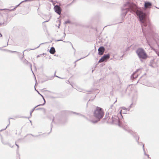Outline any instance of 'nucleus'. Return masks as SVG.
<instances>
[{"label":"nucleus","mask_w":159,"mask_h":159,"mask_svg":"<svg viewBox=\"0 0 159 159\" xmlns=\"http://www.w3.org/2000/svg\"><path fill=\"white\" fill-rule=\"evenodd\" d=\"M136 15L138 19L141 23V26L143 35L145 37L147 42L149 39L153 36L154 32L152 30V25L149 21L144 22L143 19L144 14L141 10H138L136 12Z\"/></svg>","instance_id":"nucleus-1"},{"label":"nucleus","mask_w":159,"mask_h":159,"mask_svg":"<svg viewBox=\"0 0 159 159\" xmlns=\"http://www.w3.org/2000/svg\"><path fill=\"white\" fill-rule=\"evenodd\" d=\"M104 115V112L103 109L97 107L93 112V116L96 119L90 120L89 121L93 124H96L103 118Z\"/></svg>","instance_id":"nucleus-2"},{"label":"nucleus","mask_w":159,"mask_h":159,"mask_svg":"<svg viewBox=\"0 0 159 159\" xmlns=\"http://www.w3.org/2000/svg\"><path fill=\"white\" fill-rule=\"evenodd\" d=\"M122 110H120V113L117 116H113L111 118L112 121L111 124H115L118 125L119 126L123 127L122 120L123 119V116L121 114Z\"/></svg>","instance_id":"nucleus-3"},{"label":"nucleus","mask_w":159,"mask_h":159,"mask_svg":"<svg viewBox=\"0 0 159 159\" xmlns=\"http://www.w3.org/2000/svg\"><path fill=\"white\" fill-rule=\"evenodd\" d=\"M136 53L142 62H143L144 60L149 57L147 53L143 48H137L136 51Z\"/></svg>","instance_id":"nucleus-4"},{"label":"nucleus","mask_w":159,"mask_h":159,"mask_svg":"<svg viewBox=\"0 0 159 159\" xmlns=\"http://www.w3.org/2000/svg\"><path fill=\"white\" fill-rule=\"evenodd\" d=\"M26 50H25L23 52V54H22L20 52H18L16 51H14L11 50V53H16L19 57L20 58V59L21 61H22L23 63L26 65H29L30 67L31 70L33 73V74L34 75V73L33 72L32 70V64L31 63L29 62L28 61H27L26 59H23V58L24 57V52L26 51Z\"/></svg>","instance_id":"nucleus-5"},{"label":"nucleus","mask_w":159,"mask_h":159,"mask_svg":"<svg viewBox=\"0 0 159 159\" xmlns=\"http://www.w3.org/2000/svg\"><path fill=\"white\" fill-rule=\"evenodd\" d=\"M128 7L130 8L129 2V1L127 2L124 5V7L121 8V17L122 20H124L125 16L129 10V8L126 7L125 8V7Z\"/></svg>","instance_id":"nucleus-6"},{"label":"nucleus","mask_w":159,"mask_h":159,"mask_svg":"<svg viewBox=\"0 0 159 159\" xmlns=\"http://www.w3.org/2000/svg\"><path fill=\"white\" fill-rule=\"evenodd\" d=\"M123 129L129 133L130 134L132 135L134 138L135 139L136 142L138 143V144L139 145H143V143L142 142H139V137L138 135L136 133L133 132L131 130L129 129H127L124 127H123Z\"/></svg>","instance_id":"nucleus-7"},{"label":"nucleus","mask_w":159,"mask_h":159,"mask_svg":"<svg viewBox=\"0 0 159 159\" xmlns=\"http://www.w3.org/2000/svg\"><path fill=\"white\" fill-rule=\"evenodd\" d=\"M61 6H62L61 4H59V5H56L54 6V10L56 13L59 15H60L61 14L62 8Z\"/></svg>","instance_id":"nucleus-8"},{"label":"nucleus","mask_w":159,"mask_h":159,"mask_svg":"<svg viewBox=\"0 0 159 159\" xmlns=\"http://www.w3.org/2000/svg\"><path fill=\"white\" fill-rule=\"evenodd\" d=\"M110 54L108 53L107 54L104 55L99 60L98 62L100 63L103 61H106L110 58Z\"/></svg>","instance_id":"nucleus-9"},{"label":"nucleus","mask_w":159,"mask_h":159,"mask_svg":"<svg viewBox=\"0 0 159 159\" xmlns=\"http://www.w3.org/2000/svg\"><path fill=\"white\" fill-rule=\"evenodd\" d=\"M105 50V48L103 46H100L98 49V54L99 55H102L104 51Z\"/></svg>","instance_id":"nucleus-10"},{"label":"nucleus","mask_w":159,"mask_h":159,"mask_svg":"<svg viewBox=\"0 0 159 159\" xmlns=\"http://www.w3.org/2000/svg\"><path fill=\"white\" fill-rule=\"evenodd\" d=\"M144 6L145 8H151L152 6V4L149 1H145Z\"/></svg>","instance_id":"nucleus-11"},{"label":"nucleus","mask_w":159,"mask_h":159,"mask_svg":"<svg viewBox=\"0 0 159 159\" xmlns=\"http://www.w3.org/2000/svg\"><path fill=\"white\" fill-rule=\"evenodd\" d=\"M49 52L51 54H54L56 52L55 49L54 47H51L49 50Z\"/></svg>","instance_id":"nucleus-12"},{"label":"nucleus","mask_w":159,"mask_h":159,"mask_svg":"<svg viewBox=\"0 0 159 159\" xmlns=\"http://www.w3.org/2000/svg\"><path fill=\"white\" fill-rule=\"evenodd\" d=\"M154 63V59L150 60L149 66L152 68H154V67L153 65Z\"/></svg>","instance_id":"nucleus-13"},{"label":"nucleus","mask_w":159,"mask_h":159,"mask_svg":"<svg viewBox=\"0 0 159 159\" xmlns=\"http://www.w3.org/2000/svg\"><path fill=\"white\" fill-rule=\"evenodd\" d=\"M36 108V107H34L30 111V117H24L25 118H28L29 119L30 117L32 116V114L33 112L34 111V110H35V109Z\"/></svg>","instance_id":"nucleus-14"},{"label":"nucleus","mask_w":159,"mask_h":159,"mask_svg":"<svg viewBox=\"0 0 159 159\" xmlns=\"http://www.w3.org/2000/svg\"><path fill=\"white\" fill-rule=\"evenodd\" d=\"M2 142L3 144L4 145H8L9 146H10V145L8 142L2 140Z\"/></svg>","instance_id":"nucleus-15"},{"label":"nucleus","mask_w":159,"mask_h":159,"mask_svg":"<svg viewBox=\"0 0 159 159\" xmlns=\"http://www.w3.org/2000/svg\"><path fill=\"white\" fill-rule=\"evenodd\" d=\"M8 120L9 121V124L7 125L6 127L4 129H1V130H0V131H2L3 130H5L9 126V125L10 124V118H8Z\"/></svg>","instance_id":"nucleus-16"},{"label":"nucleus","mask_w":159,"mask_h":159,"mask_svg":"<svg viewBox=\"0 0 159 159\" xmlns=\"http://www.w3.org/2000/svg\"><path fill=\"white\" fill-rule=\"evenodd\" d=\"M54 117L53 116V119H52V122H53L54 121ZM51 130H50V132H49L48 134H49L52 131V123H51Z\"/></svg>","instance_id":"nucleus-17"},{"label":"nucleus","mask_w":159,"mask_h":159,"mask_svg":"<svg viewBox=\"0 0 159 159\" xmlns=\"http://www.w3.org/2000/svg\"><path fill=\"white\" fill-rule=\"evenodd\" d=\"M73 113L74 114H76V115H78L80 116H82L83 117H84V118H86V117L84 115H82L81 114H80V113H76V112H73Z\"/></svg>","instance_id":"nucleus-18"},{"label":"nucleus","mask_w":159,"mask_h":159,"mask_svg":"<svg viewBox=\"0 0 159 159\" xmlns=\"http://www.w3.org/2000/svg\"><path fill=\"white\" fill-rule=\"evenodd\" d=\"M45 103H46V102L45 101V102H44L43 104H39V105H37V106H36L35 107H36V108L37 107H38L39 106H43L45 104Z\"/></svg>","instance_id":"nucleus-19"},{"label":"nucleus","mask_w":159,"mask_h":159,"mask_svg":"<svg viewBox=\"0 0 159 159\" xmlns=\"http://www.w3.org/2000/svg\"><path fill=\"white\" fill-rule=\"evenodd\" d=\"M109 113H108V114L107 112L106 113V114L105 115V117L103 119V120H105L108 117H109Z\"/></svg>","instance_id":"nucleus-20"},{"label":"nucleus","mask_w":159,"mask_h":159,"mask_svg":"<svg viewBox=\"0 0 159 159\" xmlns=\"http://www.w3.org/2000/svg\"><path fill=\"white\" fill-rule=\"evenodd\" d=\"M70 23H71V22L69 20H67L66 21H65V22H64V24H70Z\"/></svg>","instance_id":"nucleus-21"},{"label":"nucleus","mask_w":159,"mask_h":159,"mask_svg":"<svg viewBox=\"0 0 159 159\" xmlns=\"http://www.w3.org/2000/svg\"><path fill=\"white\" fill-rule=\"evenodd\" d=\"M41 109L43 110L44 111H45V109L44 108H37L36 109H35V110H41Z\"/></svg>","instance_id":"nucleus-22"},{"label":"nucleus","mask_w":159,"mask_h":159,"mask_svg":"<svg viewBox=\"0 0 159 159\" xmlns=\"http://www.w3.org/2000/svg\"><path fill=\"white\" fill-rule=\"evenodd\" d=\"M85 57H82V58H80V59H78V60H76V61H75L74 62V64H75V66H76V62H77L78 61H79V60H80V59H83V58H84Z\"/></svg>","instance_id":"nucleus-23"},{"label":"nucleus","mask_w":159,"mask_h":159,"mask_svg":"<svg viewBox=\"0 0 159 159\" xmlns=\"http://www.w3.org/2000/svg\"><path fill=\"white\" fill-rule=\"evenodd\" d=\"M35 90L36 91L37 93H38L42 97H43V95H42L39 92V91L37 90H36V89L35 88Z\"/></svg>","instance_id":"nucleus-24"},{"label":"nucleus","mask_w":159,"mask_h":159,"mask_svg":"<svg viewBox=\"0 0 159 159\" xmlns=\"http://www.w3.org/2000/svg\"><path fill=\"white\" fill-rule=\"evenodd\" d=\"M7 24V23L5 22H4L3 23H0V25H6Z\"/></svg>","instance_id":"nucleus-25"},{"label":"nucleus","mask_w":159,"mask_h":159,"mask_svg":"<svg viewBox=\"0 0 159 159\" xmlns=\"http://www.w3.org/2000/svg\"><path fill=\"white\" fill-rule=\"evenodd\" d=\"M30 134L32 136L34 137H38V136L41 135V134H39V135H33V134Z\"/></svg>","instance_id":"nucleus-26"},{"label":"nucleus","mask_w":159,"mask_h":159,"mask_svg":"<svg viewBox=\"0 0 159 159\" xmlns=\"http://www.w3.org/2000/svg\"><path fill=\"white\" fill-rule=\"evenodd\" d=\"M133 103H132L129 106V108H128V111H129V109L131 108L132 107V106L133 105Z\"/></svg>","instance_id":"nucleus-27"},{"label":"nucleus","mask_w":159,"mask_h":159,"mask_svg":"<svg viewBox=\"0 0 159 159\" xmlns=\"http://www.w3.org/2000/svg\"><path fill=\"white\" fill-rule=\"evenodd\" d=\"M2 50L3 51H7L8 52H10V50H9L6 49H2Z\"/></svg>","instance_id":"nucleus-28"},{"label":"nucleus","mask_w":159,"mask_h":159,"mask_svg":"<svg viewBox=\"0 0 159 159\" xmlns=\"http://www.w3.org/2000/svg\"><path fill=\"white\" fill-rule=\"evenodd\" d=\"M44 43H41L40 44H39V45L38 47H37V48H38L41 45V44H44ZM35 49V48H34V49H31V50H34V49Z\"/></svg>","instance_id":"nucleus-29"},{"label":"nucleus","mask_w":159,"mask_h":159,"mask_svg":"<svg viewBox=\"0 0 159 159\" xmlns=\"http://www.w3.org/2000/svg\"><path fill=\"white\" fill-rule=\"evenodd\" d=\"M144 144H143V151L144 152H145V151L144 148Z\"/></svg>","instance_id":"nucleus-30"},{"label":"nucleus","mask_w":159,"mask_h":159,"mask_svg":"<svg viewBox=\"0 0 159 159\" xmlns=\"http://www.w3.org/2000/svg\"><path fill=\"white\" fill-rule=\"evenodd\" d=\"M144 144H143V151L144 152H145V151L144 148Z\"/></svg>","instance_id":"nucleus-31"},{"label":"nucleus","mask_w":159,"mask_h":159,"mask_svg":"<svg viewBox=\"0 0 159 159\" xmlns=\"http://www.w3.org/2000/svg\"><path fill=\"white\" fill-rule=\"evenodd\" d=\"M124 54H123L120 57V59L121 60H122V58L123 57Z\"/></svg>","instance_id":"nucleus-32"},{"label":"nucleus","mask_w":159,"mask_h":159,"mask_svg":"<svg viewBox=\"0 0 159 159\" xmlns=\"http://www.w3.org/2000/svg\"><path fill=\"white\" fill-rule=\"evenodd\" d=\"M61 41H62V39H59L58 40H56V42H58Z\"/></svg>","instance_id":"nucleus-33"},{"label":"nucleus","mask_w":159,"mask_h":159,"mask_svg":"<svg viewBox=\"0 0 159 159\" xmlns=\"http://www.w3.org/2000/svg\"><path fill=\"white\" fill-rule=\"evenodd\" d=\"M122 110H126V108L125 107H122Z\"/></svg>","instance_id":"nucleus-34"},{"label":"nucleus","mask_w":159,"mask_h":159,"mask_svg":"<svg viewBox=\"0 0 159 159\" xmlns=\"http://www.w3.org/2000/svg\"><path fill=\"white\" fill-rule=\"evenodd\" d=\"M41 55H42L41 54H39V55H38L37 56V58H38Z\"/></svg>","instance_id":"nucleus-35"},{"label":"nucleus","mask_w":159,"mask_h":159,"mask_svg":"<svg viewBox=\"0 0 159 159\" xmlns=\"http://www.w3.org/2000/svg\"><path fill=\"white\" fill-rule=\"evenodd\" d=\"M42 97V98H43V100H44V102H45H45H46V101H45V98H44V97L43 96V97Z\"/></svg>","instance_id":"nucleus-36"},{"label":"nucleus","mask_w":159,"mask_h":159,"mask_svg":"<svg viewBox=\"0 0 159 159\" xmlns=\"http://www.w3.org/2000/svg\"><path fill=\"white\" fill-rule=\"evenodd\" d=\"M140 69H137L136 70V71L135 72H138V71H139Z\"/></svg>","instance_id":"nucleus-37"},{"label":"nucleus","mask_w":159,"mask_h":159,"mask_svg":"<svg viewBox=\"0 0 159 159\" xmlns=\"http://www.w3.org/2000/svg\"><path fill=\"white\" fill-rule=\"evenodd\" d=\"M56 73V71H55V73H54V76L56 77H57V76L56 75V74H55Z\"/></svg>","instance_id":"nucleus-38"},{"label":"nucleus","mask_w":159,"mask_h":159,"mask_svg":"<svg viewBox=\"0 0 159 159\" xmlns=\"http://www.w3.org/2000/svg\"><path fill=\"white\" fill-rule=\"evenodd\" d=\"M16 14H11V16H14L15 15H16Z\"/></svg>","instance_id":"nucleus-39"},{"label":"nucleus","mask_w":159,"mask_h":159,"mask_svg":"<svg viewBox=\"0 0 159 159\" xmlns=\"http://www.w3.org/2000/svg\"><path fill=\"white\" fill-rule=\"evenodd\" d=\"M13 7V6H11V10H12L15 8V7H14V8H12Z\"/></svg>","instance_id":"nucleus-40"},{"label":"nucleus","mask_w":159,"mask_h":159,"mask_svg":"<svg viewBox=\"0 0 159 159\" xmlns=\"http://www.w3.org/2000/svg\"><path fill=\"white\" fill-rule=\"evenodd\" d=\"M66 35V34L65 33H64V36H63V37L64 38L65 37Z\"/></svg>","instance_id":"nucleus-41"},{"label":"nucleus","mask_w":159,"mask_h":159,"mask_svg":"<svg viewBox=\"0 0 159 159\" xmlns=\"http://www.w3.org/2000/svg\"><path fill=\"white\" fill-rule=\"evenodd\" d=\"M15 144L16 145V146H17V148H19V146L18 145V144H16V143H15Z\"/></svg>","instance_id":"nucleus-42"},{"label":"nucleus","mask_w":159,"mask_h":159,"mask_svg":"<svg viewBox=\"0 0 159 159\" xmlns=\"http://www.w3.org/2000/svg\"><path fill=\"white\" fill-rule=\"evenodd\" d=\"M146 156H147L148 158H149V155L147 154H146Z\"/></svg>","instance_id":"nucleus-43"},{"label":"nucleus","mask_w":159,"mask_h":159,"mask_svg":"<svg viewBox=\"0 0 159 159\" xmlns=\"http://www.w3.org/2000/svg\"><path fill=\"white\" fill-rule=\"evenodd\" d=\"M70 44H71V46H72V47L74 49V48H73V46H72V44L70 42Z\"/></svg>","instance_id":"nucleus-44"},{"label":"nucleus","mask_w":159,"mask_h":159,"mask_svg":"<svg viewBox=\"0 0 159 159\" xmlns=\"http://www.w3.org/2000/svg\"><path fill=\"white\" fill-rule=\"evenodd\" d=\"M113 105H112L110 106V108H112V107H113Z\"/></svg>","instance_id":"nucleus-45"},{"label":"nucleus","mask_w":159,"mask_h":159,"mask_svg":"<svg viewBox=\"0 0 159 159\" xmlns=\"http://www.w3.org/2000/svg\"><path fill=\"white\" fill-rule=\"evenodd\" d=\"M59 78L61 79H64V78H61V77H59Z\"/></svg>","instance_id":"nucleus-46"},{"label":"nucleus","mask_w":159,"mask_h":159,"mask_svg":"<svg viewBox=\"0 0 159 159\" xmlns=\"http://www.w3.org/2000/svg\"><path fill=\"white\" fill-rule=\"evenodd\" d=\"M87 92H92V91L91 90H89V91H87Z\"/></svg>","instance_id":"nucleus-47"},{"label":"nucleus","mask_w":159,"mask_h":159,"mask_svg":"<svg viewBox=\"0 0 159 159\" xmlns=\"http://www.w3.org/2000/svg\"><path fill=\"white\" fill-rule=\"evenodd\" d=\"M144 155L146 156V154H146V152H144Z\"/></svg>","instance_id":"nucleus-48"},{"label":"nucleus","mask_w":159,"mask_h":159,"mask_svg":"<svg viewBox=\"0 0 159 159\" xmlns=\"http://www.w3.org/2000/svg\"><path fill=\"white\" fill-rule=\"evenodd\" d=\"M0 35H1V36H2V34L1 33H0Z\"/></svg>","instance_id":"nucleus-49"},{"label":"nucleus","mask_w":159,"mask_h":159,"mask_svg":"<svg viewBox=\"0 0 159 159\" xmlns=\"http://www.w3.org/2000/svg\"><path fill=\"white\" fill-rule=\"evenodd\" d=\"M48 21H49V20H48V21H44V22H43V23H44V22H47Z\"/></svg>","instance_id":"nucleus-50"},{"label":"nucleus","mask_w":159,"mask_h":159,"mask_svg":"<svg viewBox=\"0 0 159 159\" xmlns=\"http://www.w3.org/2000/svg\"><path fill=\"white\" fill-rule=\"evenodd\" d=\"M30 121L31 123H32V121L31 120H30Z\"/></svg>","instance_id":"nucleus-51"},{"label":"nucleus","mask_w":159,"mask_h":159,"mask_svg":"<svg viewBox=\"0 0 159 159\" xmlns=\"http://www.w3.org/2000/svg\"><path fill=\"white\" fill-rule=\"evenodd\" d=\"M156 8H157V9H159V7H155Z\"/></svg>","instance_id":"nucleus-52"},{"label":"nucleus","mask_w":159,"mask_h":159,"mask_svg":"<svg viewBox=\"0 0 159 159\" xmlns=\"http://www.w3.org/2000/svg\"><path fill=\"white\" fill-rule=\"evenodd\" d=\"M45 54H46L45 53H43L42 55H44Z\"/></svg>","instance_id":"nucleus-53"},{"label":"nucleus","mask_w":159,"mask_h":159,"mask_svg":"<svg viewBox=\"0 0 159 159\" xmlns=\"http://www.w3.org/2000/svg\"><path fill=\"white\" fill-rule=\"evenodd\" d=\"M127 89V88H126V89H125V91H126Z\"/></svg>","instance_id":"nucleus-54"},{"label":"nucleus","mask_w":159,"mask_h":159,"mask_svg":"<svg viewBox=\"0 0 159 159\" xmlns=\"http://www.w3.org/2000/svg\"><path fill=\"white\" fill-rule=\"evenodd\" d=\"M57 78H59V77H59V76H57Z\"/></svg>","instance_id":"nucleus-55"},{"label":"nucleus","mask_w":159,"mask_h":159,"mask_svg":"<svg viewBox=\"0 0 159 159\" xmlns=\"http://www.w3.org/2000/svg\"><path fill=\"white\" fill-rule=\"evenodd\" d=\"M2 48H0V50H2Z\"/></svg>","instance_id":"nucleus-56"},{"label":"nucleus","mask_w":159,"mask_h":159,"mask_svg":"<svg viewBox=\"0 0 159 159\" xmlns=\"http://www.w3.org/2000/svg\"><path fill=\"white\" fill-rule=\"evenodd\" d=\"M10 119H13V118H10Z\"/></svg>","instance_id":"nucleus-57"},{"label":"nucleus","mask_w":159,"mask_h":159,"mask_svg":"<svg viewBox=\"0 0 159 159\" xmlns=\"http://www.w3.org/2000/svg\"><path fill=\"white\" fill-rule=\"evenodd\" d=\"M8 42H9V40H8V43H7V45H8Z\"/></svg>","instance_id":"nucleus-58"},{"label":"nucleus","mask_w":159,"mask_h":159,"mask_svg":"<svg viewBox=\"0 0 159 159\" xmlns=\"http://www.w3.org/2000/svg\"><path fill=\"white\" fill-rule=\"evenodd\" d=\"M67 82H69V80L67 81Z\"/></svg>","instance_id":"nucleus-59"},{"label":"nucleus","mask_w":159,"mask_h":159,"mask_svg":"<svg viewBox=\"0 0 159 159\" xmlns=\"http://www.w3.org/2000/svg\"><path fill=\"white\" fill-rule=\"evenodd\" d=\"M89 55V54L88 55H87V56H86L85 57H86L88 56Z\"/></svg>","instance_id":"nucleus-60"},{"label":"nucleus","mask_w":159,"mask_h":159,"mask_svg":"<svg viewBox=\"0 0 159 159\" xmlns=\"http://www.w3.org/2000/svg\"><path fill=\"white\" fill-rule=\"evenodd\" d=\"M117 101V100H116V101L114 102V103L116 102Z\"/></svg>","instance_id":"nucleus-61"},{"label":"nucleus","mask_w":159,"mask_h":159,"mask_svg":"<svg viewBox=\"0 0 159 159\" xmlns=\"http://www.w3.org/2000/svg\"><path fill=\"white\" fill-rule=\"evenodd\" d=\"M123 113H125L124 112H123Z\"/></svg>","instance_id":"nucleus-62"},{"label":"nucleus","mask_w":159,"mask_h":159,"mask_svg":"<svg viewBox=\"0 0 159 159\" xmlns=\"http://www.w3.org/2000/svg\"><path fill=\"white\" fill-rule=\"evenodd\" d=\"M63 41V42H65V41Z\"/></svg>","instance_id":"nucleus-63"},{"label":"nucleus","mask_w":159,"mask_h":159,"mask_svg":"<svg viewBox=\"0 0 159 159\" xmlns=\"http://www.w3.org/2000/svg\"><path fill=\"white\" fill-rule=\"evenodd\" d=\"M35 86H36V85H35V86H34V88L35 87Z\"/></svg>","instance_id":"nucleus-64"}]
</instances>
